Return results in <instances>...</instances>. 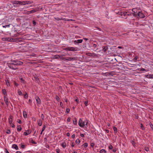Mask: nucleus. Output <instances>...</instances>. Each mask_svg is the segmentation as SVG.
I'll list each match as a JSON object with an SVG mask.
<instances>
[{
  "instance_id": "f257e3e1",
  "label": "nucleus",
  "mask_w": 153,
  "mask_h": 153,
  "mask_svg": "<svg viewBox=\"0 0 153 153\" xmlns=\"http://www.w3.org/2000/svg\"><path fill=\"white\" fill-rule=\"evenodd\" d=\"M23 62L22 61L17 60H12L9 62L7 64L8 67L14 70L18 69V65H22Z\"/></svg>"
},
{
  "instance_id": "f03ea898",
  "label": "nucleus",
  "mask_w": 153,
  "mask_h": 153,
  "mask_svg": "<svg viewBox=\"0 0 153 153\" xmlns=\"http://www.w3.org/2000/svg\"><path fill=\"white\" fill-rule=\"evenodd\" d=\"M132 11L133 16L135 17H137L140 10L139 9L134 8L132 9Z\"/></svg>"
},
{
  "instance_id": "7ed1b4c3",
  "label": "nucleus",
  "mask_w": 153,
  "mask_h": 153,
  "mask_svg": "<svg viewBox=\"0 0 153 153\" xmlns=\"http://www.w3.org/2000/svg\"><path fill=\"white\" fill-rule=\"evenodd\" d=\"M63 50L67 51H76L77 50V47H68L67 48H65L63 49Z\"/></svg>"
},
{
  "instance_id": "20e7f679",
  "label": "nucleus",
  "mask_w": 153,
  "mask_h": 153,
  "mask_svg": "<svg viewBox=\"0 0 153 153\" xmlns=\"http://www.w3.org/2000/svg\"><path fill=\"white\" fill-rule=\"evenodd\" d=\"M32 79L33 81H34L36 82L39 83V79L36 74L33 75L32 76Z\"/></svg>"
},
{
  "instance_id": "39448f33",
  "label": "nucleus",
  "mask_w": 153,
  "mask_h": 153,
  "mask_svg": "<svg viewBox=\"0 0 153 153\" xmlns=\"http://www.w3.org/2000/svg\"><path fill=\"white\" fill-rule=\"evenodd\" d=\"M83 121L81 119H80L79 121L78 125L82 128H83L85 126H87L88 122H86L85 124H82Z\"/></svg>"
},
{
  "instance_id": "423d86ee",
  "label": "nucleus",
  "mask_w": 153,
  "mask_h": 153,
  "mask_svg": "<svg viewBox=\"0 0 153 153\" xmlns=\"http://www.w3.org/2000/svg\"><path fill=\"white\" fill-rule=\"evenodd\" d=\"M64 61H71L72 60H75V59L74 57H68L67 58L65 57V58H64Z\"/></svg>"
},
{
  "instance_id": "0eeeda50",
  "label": "nucleus",
  "mask_w": 153,
  "mask_h": 153,
  "mask_svg": "<svg viewBox=\"0 0 153 153\" xmlns=\"http://www.w3.org/2000/svg\"><path fill=\"white\" fill-rule=\"evenodd\" d=\"M138 16L140 18H143L145 17L144 15L142 13L141 11H140L138 15H137V17Z\"/></svg>"
},
{
  "instance_id": "6e6552de",
  "label": "nucleus",
  "mask_w": 153,
  "mask_h": 153,
  "mask_svg": "<svg viewBox=\"0 0 153 153\" xmlns=\"http://www.w3.org/2000/svg\"><path fill=\"white\" fill-rule=\"evenodd\" d=\"M65 55H56L55 56V58L56 59H59L60 58L64 60V58H65V57H63V56H65Z\"/></svg>"
},
{
  "instance_id": "1a4fd4ad",
  "label": "nucleus",
  "mask_w": 153,
  "mask_h": 153,
  "mask_svg": "<svg viewBox=\"0 0 153 153\" xmlns=\"http://www.w3.org/2000/svg\"><path fill=\"white\" fill-rule=\"evenodd\" d=\"M128 13V12H126L125 11H122V12H118L117 13L119 14V15H121V16H125Z\"/></svg>"
},
{
  "instance_id": "9d476101",
  "label": "nucleus",
  "mask_w": 153,
  "mask_h": 153,
  "mask_svg": "<svg viewBox=\"0 0 153 153\" xmlns=\"http://www.w3.org/2000/svg\"><path fill=\"white\" fill-rule=\"evenodd\" d=\"M86 55L89 56H97V54L94 53H86Z\"/></svg>"
},
{
  "instance_id": "9b49d317",
  "label": "nucleus",
  "mask_w": 153,
  "mask_h": 153,
  "mask_svg": "<svg viewBox=\"0 0 153 153\" xmlns=\"http://www.w3.org/2000/svg\"><path fill=\"white\" fill-rule=\"evenodd\" d=\"M83 41L82 39H78L77 40H75L74 42V43L75 44H78V43H80L82 42Z\"/></svg>"
},
{
  "instance_id": "f8f14e48",
  "label": "nucleus",
  "mask_w": 153,
  "mask_h": 153,
  "mask_svg": "<svg viewBox=\"0 0 153 153\" xmlns=\"http://www.w3.org/2000/svg\"><path fill=\"white\" fill-rule=\"evenodd\" d=\"M33 1H23V2L24 3H22V4H23L24 5H26V4H31L33 3Z\"/></svg>"
},
{
  "instance_id": "ddd939ff",
  "label": "nucleus",
  "mask_w": 153,
  "mask_h": 153,
  "mask_svg": "<svg viewBox=\"0 0 153 153\" xmlns=\"http://www.w3.org/2000/svg\"><path fill=\"white\" fill-rule=\"evenodd\" d=\"M4 100L6 105H8V104H9L8 100L7 98V97H6L5 96H4Z\"/></svg>"
},
{
  "instance_id": "4468645a",
  "label": "nucleus",
  "mask_w": 153,
  "mask_h": 153,
  "mask_svg": "<svg viewBox=\"0 0 153 153\" xmlns=\"http://www.w3.org/2000/svg\"><path fill=\"white\" fill-rule=\"evenodd\" d=\"M36 100L38 105H40L41 103V100L39 97L36 98Z\"/></svg>"
},
{
  "instance_id": "2eb2a0df",
  "label": "nucleus",
  "mask_w": 153,
  "mask_h": 153,
  "mask_svg": "<svg viewBox=\"0 0 153 153\" xmlns=\"http://www.w3.org/2000/svg\"><path fill=\"white\" fill-rule=\"evenodd\" d=\"M13 117L12 116L10 115L9 116V122L10 124H11L13 121Z\"/></svg>"
},
{
  "instance_id": "dca6fc26",
  "label": "nucleus",
  "mask_w": 153,
  "mask_h": 153,
  "mask_svg": "<svg viewBox=\"0 0 153 153\" xmlns=\"http://www.w3.org/2000/svg\"><path fill=\"white\" fill-rule=\"evenodd\" d=\"M13 2V4H22V3L23 2H21L20 1H14Z\"/></svg>"
},
{
  "instance_id": "f3484780",
  "label": "nucleus",
  "mask_w": 153,
  "mask_h": 153,
  "mask_svg": "<svg viewBox=\"0 0 153 153\" xmlns=\"http://www.w3.org/2000/svg\"><path fill=\"white\" fill-rule=\"evenodd\" d=\"M42 121L41 119H39L37 121L38 124L39 126H41L42 125Z\"/></svg>"
},
{
  "instance_id": "a211bd4d",
  "label": "nucleus",
  "mask_w": 153,
  "mask_h": 153,
  "mask_svg": "<svg viewBox=\"0 0 153 153\" xmlns=\"http://www.w3.org/2000/svg\"><path fill=\"white\" fill-rule=\"evenodd\" d=\"M31 131H30L29 130H27L26 132H25L24 133V135H27L31 133Z\"/></svg>"
},
{
  "instance_id": "6ab92c4d",
  "label": "nucleus",
  "mask_w": 153,
  "mask_h": 153,
  "mask_svg": "<svg viewBox=\"0 0 153 153\" xmlns=\"http://www.w3.org/2000/svg\"><path fill=\"white\" fill-rule=\"evenodd\" d=\"M146 77L149 79H153V74H148L146 76Z\"/></svg>"
},
{
  "instance_id": "aec40b11",
  "label": "nucleus",
  "mask_w": 153,
  "mask_h": 153,
  "mask_svg": "<svg viewBox=\"0 0 153 153\" xmlns=\"http://www.w3.org/2000/svg\"><path fill=\"white\" fill-rule=\"evenodd\" d=\"M57 21H59V20H65V18H60L59 17H55L54 18Z\"/></svg>"
},
{
  "instance_id": "412c9836",
  "label": "nucleus",
  "mask_w": 153,
  "mask_h": 153,
  "mask_svg": "<svg viewBox=\"0 0 153 153\" xmlns=\"http://www.w3.org/2000/svg\"><path fill=\"white\" fill-rule=\"evenodd\" d=\"M22 129L21 126L20 125H17V130L18 132H20Z\"/></svg>"
},
{
  "instance_id": "4be33fe9",
  "label": "nucleus",
  "mask_w": 153,
  "mask_h": 153,
  "mask_svg": "<svg viewBox=\"0 0 153 153\" xmlns=\"http://www.w3.org/2000/svg\"><path fill=\"white\" fill-rule=\"evenodd\" d=\"M2 94L5 96L7 95V91L5 89H3L2 90Z\"/></svg>"
},
{
  "instance_id": "5701e85b",
  "label": "nucleus",
  "mask_w": 153,
  "mask_h": 153,
  "mask_svg": "<svg viewBox=\"0 0 153 153\" xmlns=\"http://www.w3.org/2000/svg\"><path fill=\"white\" fill-rule=\"evenodd\" d=\"M12 147L15 149L16 150H18L19 149L18 146L15 144L13 145Z\"/></svg>"
},
{
  "instance_id": "b1692460",
  "label": "nucleus",
  "mask_w": 153,
  "mask_h": 153,
  "mask_svg": "<svg viewBox=\"0 0 153 153\" xmlns=\"http://www.w3.org/2000/svg\"><path fill=\"white\" fill-rule=\"evenodd\" d=\"M21 81V82L24 84H25L26 83V82L25 81V80L23 79L22 78H19Z\"/></svg>"
},
{
  "instance_id": "393cba45",
  "label": "nucleus",
  "mask_w": 153,
  "mask_h": 153,
  "mask_svg": "<svg viewBox=\"0 0 153 153\" xmlns=\"http://www.w3.org/2000/svg\"><path fill=\"white\" fill-rule=\"evenodd\" d=\"M131 143L133 146L135 147L136 146L135 143L134 141V139L133 140L131 141Z\"/></svg>"
},
{
  "instance_id": "a878e982",
  "label": "nucleus",
  "mask_w": 153,
  "mask_h": 153,
  "mask_svg": "<svg viewBox=\"0 0 153 153\" xmlns=\"http://www.w3.org/2000/svg\"><path fill=\"white\" fill-rule=\"evenodd\" d=\"M61 146L64 148H65L66 147V143L65 142L62 143L61 144Z\"/></svg>"
},
{
  "instance_id": "bb28decb",
  "label": "nucleus",
  "mask_w": 153,
  "mask_h": 153,
  "mask_svg": "<svg viewBox=\"0 0 153 153\" xmlns=\"http://www.w3.org/2000/svg\"><path fill=\"white\" fill-rule=\"evenodd\" d=\"M113 129L114 131V133H117V128L115 127V126H113Z\"/></svg>"
},
{
  "instance_id": "cd10ccee",
  "label": "nucleus",
  "mask_w": 153,
  "mask_h": 153,
  "mask_svg": "<svg viewBox=\"0 0 153 153\" xmlns=\"http://www.w3.org/2000/svg\"><path fill=\"white\" fill-rule=\"evenodd\" d=\"M13 39L10 37H7V41L8 42H12Z\"/></svg>"
},
{
  "instance_id": "c85d7f7f",
  "label": "nucleus",
  "mask_w": 153,
  "mask_h": 153,
  "mask_svg": "<svg viewBox=\"0 0 153 153\" xmlns=\"http://www.w3.org/2000/svg\"><path fill=\"white\" fill-rule=\"evenodd\" d=\"M100 153H106V151L105 150L102 149L100 150Z\"/></svg>"
},
{
  "instance_id": "c756f323",
  "label": "nucleus",
  "mask_w": 153,
  "mask_h": 153,
  "mask_svg": "<svg viewBox=\"0 0 153 153\" xmlns=\"http://www.w3.org/2000/svg\"><path fill=\"white\" fill-rule=\"evenodd\" d=\"M5 82H6V83L7 86H10V83L9 81L8 80H5Z\"/></svg>"
},
{
  "instance_id": "7c9ffc66",
  "label": "nucleus",
  "mask_w": 153,
  "mask_h": 153,
  "mask_svg": "<svg viewBox=\"0 0 153 153\" xmlns=\"http://www.w3.org/2000/svg\"><path fill=\"white\" fill-rule=\"evenodd\" d=\"M23 116L24 118H26L27 117V114L25 111L23 112Z\"/></svg>"
},
{
  "instance_id": "2f4dec72",
  "label": "nucleus",
  "mask_w": 153,
  "mask_h": 153,
  "mask_svg": "<svg viewBox=\"0 0 153 153\" xmlns=\"http://www.w3.org/2000/svg\"><path fill=\"white\" fill-rule=\"evenodd\" d=\"M108 49V48H107V47H104L103 49V51H104L105 52H106V51H107V50Z\"/></svg>"
},
{
  "instance_id": "473e14b6",
  "label": "nucleus",
  "mask_w": 153,
  "mask_h": 153,
  "mask_svg": "<svg viewBox=\"0 0 153 153\" xmlns=\"http://www.w3.org/2000/svg\"><path fill=\"white\" fill-rule=\"evenodd\" d=\"M18 93L19 95H22V91L19 89L18 90Z\"/></svg>"
},
{
  "instance_id": "72a5a7b5",
  "label": "nucleus",
  "mask_w": 153,
  "mask_h": 153,
  "mask_svg": "<svg viewBox=\"0 0 153 153\" xmlns=\"http://www.w3.org/2000/svg\"><path fill=\"white\" fill-rule=\"evenodd\" d=\"M30 142L32 144H36L37 143L36 142L34 141L33 140H31L30 141Z\"/></svg>"
},
{
  "instance_id": "f704fd0d",
  "label": "nucleus",
  "mask_w": 153,
  "mask_h": 153,
  "mask_svg": "<svg viewBox=\"0 0 153 153\" xmlns=\"http://www.w3.org/2000/svg\"><path fill=\"white\" fill-rule=\"evenodd\" d=\"M10 25V24H9V25H4V26L3 25L2 27H4V28L9 27Z\"/></svg>"
},
{
  "instance_id": "c9c22d12",
  "label": "nucleus",
  "mask_w": 153,
  "mask_h": 153,
  "mask_svg": "<svg viewBox=\"0 0 153 153\" xmlns=\"http://www.w3.org/2000/svg\"><path fill=\"white\" fill-rule=\"evenodd\" d=\"M65 21H74V20L73 19H67L65 18Z\"/></svg>"
},
{
  "instance_id": "e433bc0d",
  "label": "nucleus",
  "mask_w": 153,
  "mask_h": 153,
  "mask_svg": "<svg viewBox=\"0 0 153 153\" xmlns=\"http://www.w3.org/2000/svg\"><path fill=\"white\" fill-rule=\"evenodd\" d=\"M56 99L58 101H59L60 100L59 97L57 95H56Z\"/></svg>"
},
{
  "instance_id": "4c0bfd02",
  "label": "nucleus",
  "mask_w": 153,
  "mask_h": 153,
  "mask_svg": "<svg viewBox=\"0 0 153 153\" xmlns=\"http://www.w3.org/2000/svg\"><path fill=\"white\" fill-rule=\"evenodd\" d=\"M36 11L37 10H36L33 9L30 10V13H33L36 12Z\"/></svg>"
},
{
  "instance_id": "58836bf2",
  "label": "nucleus",
  "mask_w": 153,
  "mask_h": 153,
  "mask_svg": "<svg viewBox=\"0 0 153 153\" xmlns=\"http://www.w3.org/2000/svg\"><path fill=\"white\" fill-rule=\"evenodd\" d=\"M24 97L25 99H27L28 97V95L26 92H25V94Z\"/></svg>"
},
{
  "instance_id": "ea45409f",
  "label": "nucleus",
  "mask_w": 153,
  "mask_h": 153,
  "mask_svg": "<svg viewBox=\"0 0 153 153\" xmlns=\"http://www.w3.org/2000/svg\"><path fill=\"white\" fill-rule=\"evenodd\" d=\"M88 100H86L84 102V104L85 106H87L88 105Z\"/></svg>"
},
{
  "instance_id": "a19ab883",
  "label": "nucleus",
  "mask_w": 153,
  "mask_h": 153,
  "mask_svg": "<svg viewBox=\"0 0 153 153\" xmlns=\"http://www.w3.org/2000/svg\"><path fill=\"white\" fill-rule=\"evenodd\" d=\"M80 142V141L78 139H77L76 140V143L78 144Z\"/></svg>"
},
{
  "instance_id": "79ce46f5",
  "label": "nucleus",
  "mask_w": 153,
  "mask_h": 153,
  "mask_svg": "<svg viewBox=\"0 0 153 153\" xmlns=\"http://www.w3.org/2000/svg\"><path fill=\"white\" fill-rule=\"evenodd\" d=\"M88 146V144L87 143H85L84 144H83V146H84V147L85 148H86Z\"/></svg>"
},
{
  "instance_id": "37998d69",
  "label": "nucleus",
  "mask_w": 153,
  "mask_h": 153,
  "mask_svg": "<svg viewBox=\"0 0 153 153\" xmlns=\"http://www.w3.org/2000/svg\"><path fill=\"white\" fill-rule=\"evenodd\" d=\"M138 57L137 56H135L134 57V58L133 59V60L134 62H136L137 61L138 59Z\"/></svg>"
},
{
  "instance_id": "c03bdc74",
  "label": "nucleus",
  "mask_w": 153,
  "mask_h": 153,
  "mask_svg": "<svg viewBox=\"0 0 153 153\" xmlns=\"http://www.w3.org/2000/svg\"><path fill=\"white\" fill-rule=\"evenodd\" d=\"M2 40L3 41H7V37H3L2 38Z\"/></svg>"
},
{
  "instance_id": "a18cd8bd",
  "label": "nucleus",
  "mask_w": 153,
  "mask_h": 153,
  "mask_svg": "<svg viewBox=\"0 0 153 153\" xmlns=\"http://www.w3.org/2000/svg\"><path fill=\"white\" fill-rule=\"evenodd\" d=\"M46 128V126L45 125H43V127L42 129V132H43L45 129Z\"/></svg>"
},
{
  "instance_id": "49530a36",
  "label": "nucleus",
  "mask_w": 153,
  "mask_h": 153,
  "mask_svg": "<svg viewBox=\"0 0 153 153\" xmlns=\"http://www.w3.org/2000/svg\"><path fill=\"white\" fill-rule=\"evenodd\" d=\"M6 133L7 134H10V133H11V131H10L9 130V129H7L6 131Z\"/></svg>"
},
{
  "instance_id": "de8ad7c7",
  "label": "nucleus",
  "mask_w": 153,
  "mask_h": 153,
  "mask_svg": "<svg viewBox=\"0 0 153 153\" xmlns=\"http://www.w3.org/2000/svg\"><path fill=\"white\" fill-rule=\"evenodd\" d=\"M70 109L69 108H67L66 109L65 112L67 114L69 113L70 112Z\"/></svg>"
},
{
  "instance_id": "09e8293b",
  "label": "nucleus",
  "mask_w": 153,
  "mask_h": 153,
  "mask_svg": "<svg viewBox=\"0 0 153 153\" xmlns=\"http://www.w3.org/2000/svg\"><path fill=\"white\" fill-rule=\"evenodd\" d=\"M73 123L75 125H76L77 124V121L76 119H75V120H73Z\"/></svg>"
},
{
  "instance_id": "8fccbe9b",
  "label": "nucleus",
  "mask_w": 153,
  "mask_h": 153,
  "mask_svg": "<svg viewBox=\"0 0 153 153\" xmlns=\"http://www.w3.org/2000/svg\"><path fill=\"white\" fill-rule=\"evenodd\" d=\"M17 122L19 124H21L22 123V121L20 119H18L17 121Z\"/></svg>"
},
{
  "instance_id": "3c124183",
  "label": "nucleus",
  "mask_w": 153,
  "mask_h": 153,
  "mask_svg": "<svg viewBox=\"0 0 153 153\" xmlns=\"http://www.w3.org/2000/svg\"><path fill=\"white\" fill-rule=\"evenodd\" d=\"M140 127L142 130H144L145 128H144L143 125L142 124H141Z\"/></svg>"
},
{
  "instance_id": "603ef678",
  "label": "nucleus",
  "mask_w": 153,
  "mask_h": 153,
  "mask_svg": "<svg viewBox=\"0 0 153 153\" xmlns=\"http://www.w3.org/2000/svg\"><path fill=\"white\" fill-rule=\"evenodd\" d=\"M41 118H42L43 120H44V116L43 114H41Z\"/></svg>"
},
{
  "instance_id": "864d4df0",
  "label": "nucleus",
  "mask_w": 153,
  "mask_h": 153,
  "mask_svg": "<svg viewBox=\"0 0 153 153\" xmlns=\"http://www.w3.org/2000/svg\"><path fill=\"white\" fill-rule=\"evenodd\" d=\"M108 148L110 149H113V146L112 145H110L109 146Z\"/></svg>"
},
{
  "instance_id": "5fc2aeb1",
  "label": "nucleus",
  "mask_w": 153,
  "mask_h": 153,
  "mask_svg": "<svg viewBox=\"0 0 153 153\" xmlns=\"http://www.w3.org/2000/svg\"><path fill=\"white\" fill-rule=\"evenodd\" d=\"M33 25L34 26H35L36 25V22L35 21L33 20Z\"/></svg>"
},
{
  "instance_id": "6e6d98bb",
  "label": "nucleus",
  "mask_w": 153,
  "mask_h": 153,
  "mask_svg": "<svg viewBox=\"0 0 153 153\" xmlns=\"http://www.w3.org/2000/svg\"><path fill=\"white\" fill-rule=\"evenodd\" d=\"M91 146L92 147H94V143H91Z\"/></svg>"
},
{
  "instance_id": "4d7b16f0",
  "label": "nucleus",
  "mask_w": 153,
  "mask_h": 153,
  "mask_svg": "<svg viewBox=\"0 0 153 153\" xmlns=\"http://www.w3.org/2000/svg\"><path fill=\"white\" fill-rule=\"evenodd\" d=\"M67 120L68 122H70L71 121L70 118L69 117H68Z\"/></svg>"
},
{
  "instance_id": "13d9d810",
  "label": "nucleus",
  "mask_w": 153,
  "mask_h": 153,
  "mask_svg": "<svg viewBox=\"0 0 153 153\" xmlns=\"http://www.w3.org/2000/svg\"><path fill=\"white\" fill-rule=\"evenodd\" d=\"M75 101L78 104L79 103V100L78 99L77 97L75 100Z\"/></svg>"
},
{
  "instance_id": "bf43d9fd",
  "label": "nucleus",
  "mask_w": 153,
  "mask_h": 153,
  "mask_svg": "<svg viewBox=\"0 0 153 153\" xmlns=\"http://www.w3.org/2000/svg\"><path fill=\"white\" fill-rule=\"evenodd\" d=\"M145 150L147 152H148L149 151V149L148 147H146L145 148Z\"/></svg>"
},
{
  "instance_id": "052dcab7",
  "label": "nucleus",
  "mask_w": 153,
  "mask_h": 153,
  "mask_svg": "<svg viewBox=\"0 0 153 153\" xmlns=\"http://www.w3.org/2000/svg\"><path fill=\"white\" fill-rule=\"evenodd\" d=\"M92 47L95 48L97 47V45L95 44H93Z\"/></svg>"
},
{
  "instance_id": "680f3d73",
  "label": "nucleus",
  "mask_w": 153,
  "mask_h": 153,
  "mask_svg": "<svg viewBox=\"0 0 153 153\" xmlns=\"http://www.w3.org/2000/svg\"><path fill=\"white\" fill-rule=\"evenodd\" d=\"M14 85L15 86H17L19 85V84L17 83L16 82H14Z\"/></svg>"
},
{
  "instance_id": "e2e57ef3",
  "label": "nucleus",
  "mask_w": 153,
  "mask_h": 153,
  "mask_svg": "<svg viewBox=\"0 0 153 153\" xmlns=\"http://www.w3.org/2000/svg\"><path fill=\"white\" fill-rule=\"evenodd\" d=\"M150 126L151 128L153 130V125L152 123H151V124L150 125Z\"/></svg>"
},
{
  "instance_id": "0e129e2a",
  "label": "nucleus",
  "mask_w": 153,
  "mask_h": 153,
  "mask_svg": "<svg viewBox=\"0 0 153 153\" xmlns=\"http://www.w3.org/2000/svg\"><path fill=\"white\" fill-rule=\"evenodd\" d=\"M21 147L22 149H24L25 148V146L24 145H22L21 146Z\"/></svg>"
},
{
  "instance_id": "69168bd1",
  "label": "nucleus",
  "mask_w": 153,
  "mask_h": 153,
  "mask_svg": "<svg viewBox=\"0 0 153 153\" xmlns=\"http://www.w3.org/2000/svg\"><path fill=\"white\" fill-rule=\"evenodd\" d=\"M56 151L57 153H59L60 152V150L59 149H56Z\"/></svg>"
},
{
  "instance_id": "338daca9",
  "label": "nucleus",
  "mask_w": 153,
  "mask_h": 153,
  "mask_svg": "<svg viewBox=\"0 0 153 153\" xmlns=\"http://www.w3.org/2000/svg\"><path fill=\"white\" fill-rule=\"evenodd\" d=\"M80 135V136L82 137H85L84 134H81Z\"/></svg>"
},
{
  "instance_id": "774afa93",
  "label": "nucleus",
  "mask_w": 153,
  "mask_h": 153,
  "mask_svg": "<svg viewBox=\"0 0 153 153\" xmlns=\"http://www.w3.org/2000/svg\"><path fill=\"white\" fill-rule=\"evenodd\" d=\"M60 105L61 107H62V106H63V104H62V102H60Z\"/></svg>"
}]
</instances>
